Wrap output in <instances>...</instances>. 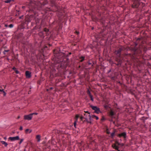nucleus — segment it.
I'll return each instance as SVG.
<instances>
[{"instance_id": "nucleus-1", "label": "nucleus", "mask_w": 151, "mask_h": 151, "mask_svg": "<svg viewBox=\"0 0 151 151\" xmlns=\"http://www.w3.org/2000/svg\"><path fill=\"white\" fill-rule=\"evenodd\" d=\"M140 41L141 42L138 47H137V43H134L133 45H131L130 47H119L117 50H115L114 53L116 55V56H119L121 55V52L124 50H130L131 51L132 54L129 53L127 54L126 55L131 57L132 59L135 58L136 57L137 55H141L142 51L145 52L147 50L146 43L145 41H143L140 39H138L137 42Z\"/></svg>"}, {"instance_id": "nucleus-2", "label": "nucleus", "mask_w": 151, "mask_h": 151, "mask_svg": "<svg viewBox=\"0 0 151 151\" xmlns=\"http://www.w3.org/2000/svg\"><path fill=\"white\" fill-rule=\"evenodd\" d=\"M141 5L143 6L145 5V4L143 3L139 2L138 1L135 0L132 5V7L133 8H137L139 5Z\"/></svg>"}, {"instance_id": "nucleus-3", "label": "nucleus", "mask_w": 151, "mask_h": 151, "mask_svg": "<svg viewBox=\"0 0 151 151\" xmlns=\"http://www.w3.org/2000/svg\"><path fill=\"white\" fill-rule=\"evenodd\" d=\"M91 107L93 110L95 111V113L99 114L100 112V111L99 108L97 107V106H91Z\"/></svg>"}, {"instance_id": "nucleus-4", "label": "nucleus", "mask_w": 151, "mask_h": 151, "mask_svg": "<svg viewBox=\"0 0 151 151\" xmlns=\"http://www.w3.org/2000/svg\"><path fill=\"white\" fill-rule=\"evenodd\" d=\"M123 58L121 56H116L115 60L117 62H122Z\"/></svg>"}, {"instance_id": "nucleus-5", "label": "nucleus", "mask_w": 151, "mask_h": 151, "mask_svg": "<svg viewBox=\"0 0 151 151\" xmlns=\"http://www.w3.org/2000/svg\"><path fill=\"white\" fill-rule=\"evenodd\" d=\"M117 136L119 137H123L124 138H126L127 134L126 132H124L118 134Z\"/></svg>"}, {"instance_id": "nucleus-6", "label": "nucleus", "mask_w": 151, "mask_h": 151, "mask_svg": "<svg viewBox=\"0 0 151 151\" xmlns=\"http://www.w3.org/2000/svg\"><path fill=\"white\" fill-rule=\"evenodd\" d=\"M115 113L112 110H111L110 111H109V116L111 118V119L110 121H112V118H114V116L115 115Z\"/></svg>"}, {"instance_id": "nucleus-7", "label": "nucleus", "mask_w": 151, "mask_h": 151, "mask_svg": "<svg viewBox=\"0 0 151 151\" xmlns=\"http://www.w3.org/2000/svg\"><path fill=\"white\" fill-rule=\"evenodd\" d=\"M32 116L31 114L28 115H25L24 116V119L26 120H31L32 118Z\"/></svg>"}, {"instance_id": "nucleus-8", "label": "nucleus", "mask_w": 151, "mask_h": 151, "mask_svg": "<svg viewBox=\"0 0 151 151\" xmlns=\"http://www.w3.org/2000/svg\"><path fill=\"white\" fill-rule=\"evenodd\" d=\"M19 136H17L15 137H10L9 138V139L10 140L12 141H14L15 140H18L19 139Z\"/></svg>"}, {"instance_id": "nucleus-9", "label": "nucleus", "mask_w": 151, "mask_h": 151, "mask_svg": "<svg viewBox=\"0 0 151 151\" xmlns=\"http://www.w3.org/2000/svg\"><path fill=\"white\" fill-rule=\"evenodd\" d=\"M25 75L27 78H30L31 76V73L29 71H26L25 72Z\"/></svg>"}, {"instance_id": "nucleus-10", "label": "nucleus", "mask_w": 151, "mask_h": 151, "mask_svg": "<svg viewBox=\"0 0 151 151\" xmlns=\"http://www.w3.org/2000/svg\"><path fill=\"white\" fill-rule=\"evenodd\" d=\"M85 56H81L79 57V60L80 62H82L85 60Z\"/></svg>"}, {"instance_id": "nucleus-11", "label": "nucleus", "mask_w": 151, "mask_h": 151, "mask_svg": "<svg viewBox=\"0 0 151 151\" xmlns=\"http://www.w3.org/2000/svg\"><path fill=\"white\" fill-rule=\"evenodd\" d=\"M88 117L90 120H92V119L95 118L96 116L94 115H92L91 116L90 115H88Z\"/></svg>"}, {"instance_id": "nucleus-12", "label": "nucleus", "mask_w": 151, "mask_h": 151, "mask_svg": "<svg viewBox=\"0 0 151 151\" xmlns=\"http://www.w3.org/2000/svg\"><path fill=\"white\" fill-rule=\"evenodd\" d=\"M41 138V136L39 135H37L36 136V139L37 140V141L38 142H40Z\"/></svg>"}, {"instance_id": "nucleus-13", "label": "nucleus", "mask_w": 151, "mask_h": 151, "mask_svg": "<svg viewBox=\"0 0 151 151\" xmlns=\"http://www.w3.org/2000/svg\"><path fill=\"white\" fill-rule=\"evenodd\" d=\"M84 112L85 113H85L84 114V116H85V118H87L89 119V117H88V115H90V113L88 111H85Z\"/></svg>"}, {"instance_id": "nucleus-14", "label": "nucleus", "mask_w": 151, "mask_h": 151, "mask_svg": "<svg viewBox=\"0 0 151 151\" xmlns=\"http://www.w3.org/2000/svg\"><path fill=\"white\" fill-rule=\"evenodd\" d=\"M112 147L113 148L115 149V150H117L118 151H119V147L116 146V144H113L112 145Z\"/></svg>"}, {"instance_id": "nucleus-15", "label": "nucleus", "mask_w": 151, "mask_h": 151, "mask_svg": "<svg viewBox=\"0 0 151 151\" xmlns=\"http://www.w3.org/2000/svg\"><path fill=\"white\" fill-rule=\"evenodd\" d=\"M44 32H46L47 35H48V32H49V30L48 29L46 28H45L44 29Z\"/></svg>"}, {"instance_id": "nucleus-16", "label": "nucleus", "mask_w": 151, "mask_h": 151, "mask_svg": "<svg viewBox=\"0 0 151 151\" xmlns=\"http://www.w3.org/2000/svg\"><path fill=\"white\" fill-rule=\"evenodd\" d=\"M39 35L41 37H42V38H44L45 36L43 32H40L39 33Z\"/></svg>"}, {"instance_id": "nucleus-17", "label": "nucleus", "mask_w": 151, "mask_h": 151, "mask_svg": "<svg viewBox=\"0 0 151 151\" xmlns=\"http://www.w3.org/2000/svg\"><path fill=\"white\" fill-rule=\"evenodd\" d=\"M1 142L2 143V144L4 145V146L6 147H7L8 145V144L4 141H1Z\"/></svg>"}, {"instance_id": "nucleus-18", "label": "nucleus", "mask_w": 151, "mask_h": 151, "mask_svg": "<svg viewBox=\"0 0 151 151\" xmlns=\"http://www.w3.org/2000/svg\"><path fill=\"white\" fill-rule=\"evenodd\" d=\"M88 118H85V120L84 121H86L88 123H91V120H90L89 119H88Z\"/></svg>"}, {"instance_id": "nucleus-19", "label": "nucleus", "mask_w": 151, "mask_h": 151, "mask_svg": "<svg viewBox=\"0 0 151 151\" xmlns=\"http://www.w3.org/2000/svg\"><path fill=\"white\" fill-rule=\"evenodd\" d=\"M87 94L89 96L91 95L90 91L88 89L87 91Z\"/></svg>"}, {"instance_id": "nucleus-20", "label": "nucleus", "mask_w": 151, "mask_h": 151, "mask_svg": "<svg viewBox=\"0 0 151 151\" xmlns=\"http://www.w3.org/2000/svg\"><path fill=\"white\" fill-rule=\"evenodd\" d=\"M79 117V116L78 115H76L75 117V120L76 121H78V119Z\"/></svg>"}, {"instance_id": "nucleus-21", "label": "nucleus", "mask_w": 151, "mask_h": 151, "mask_svg": "<svg viewBox=\"0 0 151 151\" xmlns=\"http://www.w3.org/2000/svg\"><path fill=\"white\" fill-rule=\"evenodd\" d=\"M89 97L91 99V101H93V96L92 95L89 96Z\"/></svg>"}, {"instance_id": "nucleus-22", "label": "nucleus", "mask_w": 151, "mask_h": 151, "mask_svg": "<svg viewBox=\"0 0 151 151\" xmlns=\"http://www.w3.org/2000/svg\"><path fill=\"white\" fill-rule=\"evenodd\" d=\"M117 63H118L116 64V65L118 66L119 65H121L122 63V62H117Z\"/></svg>"}, {"instance_id": "nucleus-23", "label": "nucleus", "mask_w": 151, "mask_h": 151, "mask_svg": "<svg viewBox=\"0 0 151 151\" xmlns=\"http://www.w3.org/2000/svg\"><path fill=\"white\" fill-rule=\"evenodd\" d=\"M24 140V139H21V140H20V141L19 142V144H21L22 142Z\"/></svg>"}, {"instance_id": "nucleus-24", "label": "nucleus", "mask_w": 151, "mask_h": 151, "mask_svg": "<svg viewBox=\"0 0 151 151\" xmlns=\"http://www.w3.org/2000/svg\"><path fill=\"white\" fill-rule=\"evenodd\" d=\"M77 121H75V122L74 123V127H75V128H76V122H77Z\"/></svg>"}, {"instance_id": "nucleus-25", "label": "nucleus", "mask_w": 151, "mask_h": 151, "mask_svg": "<svg viewBox=\"0 0 151 151\" xmlns=\"http://www.w3.org/2000/svg\"><path fill=\"white\" fill-rule=\"evenodd\" d=\"M115 133L114 132H113L111 134V137H113Z\"/></svg>"}, {"instance_id": "nucleus-26", "label": "nucleus", "mask_w": 151, "mask_h": 151, "mask_svg": "<svg viewBox=\"0 0 151 151\" xmlns=\"http://www.w3.org/2000/svg\"><path fill=\"white\" fill-rule=\"evenodd\" d=\"M29 129H26L25 131V132L26 133H27L29 132Z\"/></svg>"}, {"instance_id": "nucleus-27", "label": "nucleus", "mask_w": 151, "mask_h": 151, "mask_svg": "<svg viewBox=\"0 0 151 151\" xmlns=\"http://www.w3.org/2000/svg\"><path fill=\"white\" fill-rule=\"evenodd\" d=\"M13 27V25L12 24H10L9 25V27L10 28H12Z\"/></svg>"}, {"instance_id": "nucleus-28", "label": "nucleus", "mask_w": 151, "mask_h": 151, "mask_svg": "<svg viewBox=\"0 0 151 151\" xmlns=\"http://www.w3.org/2000/svg\"><path fill=\"white\" fill-rule=\"evenodd\" d=\"M11 1L10 0H7L5 1V2L8 3H10Z\"/></svg>"}, {"instance_id": "nucleus-29", "label": "nucleus", "mask_w": 151, "mask_h": 151, "mask_svg": "<svg viewBox=\"0 0 151 151\" xmlns=\"http://www.w3.org/2000/svg\"><path fill=\"white\" fill-rule=\"evenodd\" d=\"M83 119H85V117H84L83 116H81L80 117V119L81 120H83Z\"/></svg>"}, {"instance_id": "nucleus-30", "label": "nucleus", "mask_w": 151, "mask_h": 151, "mask_svg": "<svg viewBox=\"0 0 151 151\" xmlns=\"http://www.w3.org/2000/svg\"><path fill=\"white\" fill-rule=\"evenodd\" d=\"M31 114H32V116L33 115H34V114L37 115L38 114V113H31Z\"/></svg>"}, {"instance_id": "nucleus-31", "label": "nucleus", "mask_w": 151, "mask_h": 151, "mask_svg": "<svg viewBox=\"0 0 151 151\" xmlns=\"http://www.w3.org/2000/svg\"><path fill=\"white\" fill-rule=\"evenodd\" d=\"M15 72L16 74H18L19 73V72L17 70H15Z\"/></svg>"}, {"instance_id": "nucleus-32", "label": "nucleus", "mask_w": 151, "mask_h": 151, "mask_svg": "<svg viewBox=\"0 0 151 151\" xmlns=\"http://www.w3.org/2000/svg\"><path fill=\"white\" fill-rule=\"evenodd\" d=\"M12 69L13 70H14L15 71V70H17V68H15V67H14L13 68H12Z\"/></svg>"}, {"instance_id": "nucleus-33", "label": "nucleus", "mask_w": 151, "mask_h": 151, "mask_svg": "<svg viewBox=\"0 0 151 151\" xmlns=\"http://www.w3.org/2000/svg\"><path fill=\"white\" fill-rule=\"evenodd\" d=\"M23 129V127L22 126H20L19 128V129L20 130H22Z\"/></svg>"}, {"instance_id": "nucleus-34", "label": "nucleus", "mask_w": 151, "mask_h": 151, "mask_svg": "<svg viewBox=\"0 0 151 151\" xmlns=\"http://www.w3.org/2000/svg\"><path fill=\"white\" fill-rule=\"evenodd\" d=\"M75 32L77 34V35H78L79 33V32H78V31H76Z\"/></svg>"}, {"instance_id": "nucleus-35", "label": "nucleus", "mask_w": 151, "mask_h": 151, "mask_svg": "<svg viewBox=\"0 0 151 151\" xmlns=\"http://www.w3.org/2000/svg\"><path fill=\"white\" fill-rule=\"evenodd\" d=\"M111 78V79H112V80H114L115 79V77H112Z\"/></svg>"}, {"instance_id": "nucleus-36", "label": "nucleus", "mask_w": 151, "mask_h": 151, "mask_svg": "<svg viewBox=\"0 0 151 151\" xmlns=\"http://www.w3.org/2000/svg\"><path fill=\"white\" fill-rule=\"evenodd\" d=\"M3 92L4 93V96H5L6 95V93L4 91H3Z\"/></svg>"}, {"instance_id": "nucleus-37", "label": "nucleus", "mask_w": 151, "mask_h": 151, "mask_svg": "<svg viewBox=\"0 0 151 151\" xmlns=\"http://www.w3.org/2000/svg\"><path fill=\"white\" fill-rule=\"evenodd\" d=\"M95 118L96 119V120H98L99 119L98 117L96 116V117H95Z\"/></svg>"}, {"instance_id": "nucleus-38", "label": "nucleus", "mask_w": 151, "mask_h": 151, "mask_svg": "<svg viewBox=\"0 0 151 151\" xmlns=\"http://www.w3.org/2000/svg\"><path fill=\"white\" fill-rule=\"evenodd\" d=\"M3 91H4V90H1L0 89V92H3Z\"/></svg>"}, {"instance_id": "nucleus-39", "label": "nucleus", "mask_w": 151, "mask_h": 151, "mask_svg": "<svg viewBox=\"0 0 151 151\" xmlns=\"http://www.w3.org/2000/svg\"><path fill=\"white\" fill-rule=\"evenodd\" d=\"M8 51H9V50H5L4 51V52H8Z\"/></svg>"}, {"instance_id": "nucleus-40", "label": "nucleus", "mask_w": 151, "mask_h": 151, "mask_svg": "<svg viewBox=\"0 0 151 151\" xmlns=\"http://www.w3.org/2000/svg\"><path fill=\"white\" fill-rule=\"evenodd\" d=\"M47 46H45V47L43 48L44 49H45V48H47Z\"/></svg>"}, {"instance_id": "nucleus-41", "label": "nucleus", "mask_w": 151, "mask_h": 151, "mask_svg": "<svg viewBox=\"0 0 151 151\" xmlns=\"http://www.w3.org/2000/svg\"><path fill=\"white\" fill-rule=\"evenodd\" d=\"M20 118V116H18L17 117V119H19Z\"/></svg>"}, {"instance_id": "nucleus-42", "label": "nucleus", "mask_w": 151, "mask_h": 151, "mask_svg": "<svg viewBox=\"0 0 151 151\" xmlns=\"http://www.w3.org/2000/svg\"><path fill=\"white\" fill-rule=\"evenodd\" d=\"M116 143L118 144V145H119V144L118 142H116Z\"/></svg>"}, {"instance_id": "nucleus-43", "label": "nucleus", "mask_w": 151, "mask_h": 151, "mask_svg": "<svg viewBox=\"0 0 151 151\" xmlns=\"http://www.w3.org/2000/svg\"><path fill=\"white\" fill-rule=\"evenodd\" d=\"M4 139H6V137H4Z\"/></svg>"}, {"instance_id": "nucleus-44", "label": "nucleus", "mask_w": 151, "mask_h": 151, "mask_svg": "<svg viewBox=\"0 0 151 151\" xmlns=\"http://www.w3.org/2000/svg\"><path fill=\"white\" fill-rule=\"evenodd\" d=\"M4 55H5V52H4Z\"/></svg>"}, {"instance_id": "nucleus-45", "label": "nucleus", "mask_w": 151, "mask_h": 151, "mask_svg": "<svg viewBox=\"0 0 151 151\" xmlns=\"http://www.w3.org/2000/svg\"><path fill=\"white\" fill-rule=\"evenodd\" d=\"M88 64L89 65H90L91 64V63H88Z\"/></svg>"}, {"instance_id": "nucleus-46", "label": "nucleus", "mask_w": 151, "mask_h": 151, "mask_svg": "<svg viewBox=\"0 0 151 151\" xmlns=\"http://www.w3.org/2000/svg\"><path fill=\"white\" fill-rule=\"evenodd\" d=\"M31 130H30V131L29 132V133H31Z\"/></svg>"}, {"instance_id": "nucleus-47", "label": "nucleus", "mask_w": 151, "mask_h": 151, "mask_svg": "<svg viewBox=\"0 0 151 151\" xmlns=\"http://www.w3.org/2000/svg\"><path fill=\"white\" fill-rule=\"evenodd\" d=\"M11 1H14V0H10Z\"/></svg>"}, {"instance_id": "nucleus-48", "label": "nucleus", "mask_w": 151, "mask_h": 151, "mask_svg": "<svg viewBox=\"0 0 151 151\" xmlns=\"http://www.w3.org/2000/svg\"><path fill=\"white\" fill-rule=\"evenodd\" d=\"M5 27H7V25H5Z\"/></svg>"}, {"instance_id": "nucleus-49", "label": "nucleus", "mask_w": 151, "mask_h": 151, "mask_svg": "<svg viewBox=\"0 0 151 151\" xmlns=\"http://www.w3.org/2000/svg\"><path fill=\"white\" fill-rule=\"evenodd\" d=\"M30 20H29L28 21V22H30Z\"/></svg>"}, {"instance_id": "nucleus-50", "label": "nucleus", "mask_w": 151, "mask_h": 151, "mask_svg": "<svg viewBox=\"0 0 151 151\" xmlns=\"http://www.w3.org/2000/svg\"><path fill=\"white\" fill-rule=\"evenodd\" d=\"M52 89V87L50 88V89Z\"/></svg>"}, {"instance_id": "nucleus-51", "label": "nucleus", "mask_w": 151, "mask_h": 151, "mask_svg": "<svg viewBox=\"0 0 151 151\" xmlns=\"http://www.w3.org/2000/svg\"><path fill=\"white\" fill-rule=\"evenodd\" d=\"M93 29V28H92V29Z\"/></svg>"}, {"instance_id": "nucleus-52", "label": "nucleus", "mask_w": 151, "mask_h": 151, "mask_svg": "<svg viewBox=\"0 0 151 151\" xmlns=\"http://www.w3.org/2000/svg\"><path fill=\"white\" fill-rule=\"evenodd\" d=\"M80 66H79V68H80Z\"/></svg>"}]
</instances>
